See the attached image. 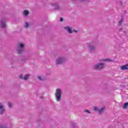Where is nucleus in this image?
Returning a JSON list of instances; mask_svg holds the SVG:
<instances>
[{
  "mask_svg": "<svg viewBox=\"0 0 128 128\" xmlns=\"http://www.w3.org/2000/svg\"><path fill=\"white\" fill-rule=\"evenodd\" d=\"M55 97L56 102H60L62 100V90L57 88L55 92Z\"/></svg>",
  "mask_w": 128,
  "mask_h": 128,
  "instance_id": "f257e3e1",
  "label": "nucleus"
},
{
  "mask_svg": "<svg viewBox=\"0 0 128 128\" xmlns=\"http://www.w3.org/2000/svg\"><path fill=\"white\" fill-rule=\"evenodd\" d=\"M104 64L102 62L97 63L94 66V68L96 70H102L104 68Z\"/></svg>",
  "mask_w": 128,
  "mask_h": 128,
  "instance_id": "f03ea898",
  "label": "nucleus"
},
{
  "mask_svg": "<svg viewBox=\"0 0 128 128\" xmlns=\"http://www.w3.org/2000/svg\"><path fill=\"white\" fill-rule=\"evenodd\" d=\"M24 44L19 43L18 44L17 52L18 54H22L24 52Z\"/></svg>",
  "mask_w": 128,
  "mask_h": 128,
  "instance_id": "7ed1b4c3",
  "label": "nucleus"
},
{
  "mask_svg": "<svg viewBox=\"0 0 128 128\" xmlns=\"http://www.w3.org/2000/svg\"><path fill=\"white\" fill-rule=\"evenodd\" d=\"M7 20H8V18L6 17H3L2 18L0 26L1 28H6V22Z\"/></svg>",
  "mask_w": 128,
  "mask_h": 128,
  "instance_id": "20e7f679",
  "label": "nucleus"
},
{
  "mask_svg": "<svg viewBox=\"0 0 128 128\" xmlns=\"http://www.w3.org/2000/svg\"><path fill=\"white\" fill-rule=\"evenodd\" d=\"M88 48H89L90 52H94L96 51V46L93 44H88Z\"/></svg>",
  "mask_w": 128,
  "mask_h": 128,
  "instance_id": "39448f33",
  "label": "nucleus"
},
{
  "mask_svg": "<svg viewBox=\"0 0 128 128\" xmlns=\"http://www.w3.org/2000/svg\"><path fill=\"white\" fill-rule=\"evenodd\" d=\"M5 112L6 108H4V106L0 102V114L2 115L4 114Z\"/></svg>",
  "mask_w": 128,
  "mask_h": 128,
  "instance_id": "423d86ee",
  "label": "nucleus"
},
{
  "mask_svg": "<svg viewBox=\"0 0 128 128\" xmlns=\"http://www.w3.org/2000/svg\"><path fill=\"white\" fill-rule=\"evenodd\" d=\"M57 64H62L63 62H64V58H59L56 60Z\"/></svg>",
  "mask_w": 128,
  "mask_h": 128,
  "instance_id": "0eeeda50",
  "label": "nucleus"
},
{
  "mask_svg": "<svg viewBox=\"0 0 128 128\" xmlns=\"http://www.w3.org/2000/svg\"><path fill=\"white\" fill-rule=\"evenodd\" d=\"M64 30H66L68 32V34H72V28H70V26H66L64 27Z\"/></svg>",
  "mask_w": 128,
  "mask_h": 128,
  "instance_id": "6e6552de",
  "label": "nucleus"
},
{
  "mask_svg": "<svg viewBox=\"0 0 128 128\" xmlns=\"http://www.w3.org/2000/svg\"><path fill=\"white\" fill-rule=\"evenodd\" d=\"M122 70H128V64H126L125 65H124L122 66L121 67Z\"/></svg>",
  "mask_w": 128,
  "mask_h": 128,
  "instance_id": "1a4fd4ad",
  "label": "nucleus"
},
{
  "mask_svg": "<svg viewBox=\"0 0 128 128\" xmlns=\"http://www.w3.org/2000/svg\"><path fill=\"white\" fill-rule=\"evenodd\" d=\"M53 6H54V9L55 10H58L60 9V6L57 3L54 4Z\"/></svg>",
  "mask_w": 128,
  "mask_h": 128,
  "instance_id": "9d476101",
  "label": "nucleus"
},
{
  "mask_svg": "<svg viewBox=\"0 0 128 128\" xmlns=\"http://www.w3.org/2000/svg\"><path fill=\"white\" fill-rule=\"evenodd\" d=\"M70 128H78V125H76V124L74 123V122L71 123Z\"/></svg>",
  "mask_w": 128,
  "mask_h": 128,
  "instance_id": "9b49d317",
  "label": "nucleus"
},
{
  "mask_svg": "<svg viewBox=\"0 0 128 128\" xmlns=\"http://www.w3.org/2000/svg\"><path fill=\"white\" fill-rule=\"evenodd\" d=\"M28 14H30V12L28 10H24L23 12L24 16H28Z\"/></svg>",
  "mask_w": 128,
  "mask_h": 128,
  "instance_id": "f8f14e48",
  "label": "nucleus"
},
{
  "mask_svg": "<svg viewBox=\"0 0 128 128\" xmlns=\"http://www.w3.org/2000/svg\"><path fill=\"white\" fill-rule=\"evenodd\" d=\"M104 112V108H102L100 110H98V114H102L103 112Z\"/></svg>",
  "mask_w": 128,
  "mask_h": 128,
  "instance_id": "ddd939ff",
  "label": "nucleus"
},
{
  "mask_svg": "<svg viewBox=\"0 0 128 128\" xmlns=\"http://www.w3.org/2000/svg\"><path fill=\"white\" fill-rule=\"evenodd\" d=\"M100 62H112V60L106 58L100 60Z\"/></svg>",
  "mask_w": 128,
  "mask_h": 128,
  "instance_id": "4468645a",
  "label": "nucleus"
},
{
  "mask_svg": "<svg viewBox=\"0 0 128 128\" xmlns=\"http://www.w3.org/2000/svg\"><path fill=\"white\" fill-rule=\"evenodd\" d=\"M28 78H30V75L26 74L24 76V80H28Z\"/></svg>",
  "mask_w": 128,
  "mask_h": 128,
  "instance_id": "2eb2a0df",
  "label": "nucleus"
},
{
  "mask_svg": "<svg viewBox=\"0 0 128 128\" xmlns=\"http://www.w3.org/2000/svg\"><path fill=\"white\" fill-rule=\"evenodd\" d=\"M128 106V102L124 103L123 106V108H126Z\"/></svg>",
  "mask_w": 128,
  "mask_h": 128,
  "instance_id": "dca6fc26",
  "label": "nucleus"
},
{
  "mask_svg": "<svg viewBox=\"0 0 128 128\" xmlns=\"http://www.w3.org/2000/svg\"><path fill=\"white\" fill-rule=\"evenodd\" d=\"M28 22H26L25 24L24 25V28H28Z\"/></svg>",
  "mask_w": 128,
  "mask_h": 128,
  "instance_id": "f3484780",
  "label": "nucleus"
},
{
  "mask_svg": "<svg viewBox=\"0 0 128 128\" xmlns=\"http://www.w3.org/2000/svg\"><path fill=\"white\" fill-rule=\"evenodd\" d=\"M122 22H124V19L122 18L119 22H118V24L119 26H122Z\"/></svg>",
  "mask_w": 128,
  "mask_h": 128,
  "instance_id": "a211bd4d",
  "label": "nucleus"
},
{
  "mask_svg": "<svg viewBox=\"0 0 128 128\" xmlns=\"http://www.w3.org/2000/svg\"><path fill=\"white\" fill-rule=\"evenodd\" d=\"M0 128H8L6 125H0Z\"/></svg>",
  "mask_w": 128,
  "mask_h": 128,
  "instance_id": "6ab92c4d",
  "label": "nucleus"
},
{
  "mask_svg": "<svg viewBox=\"0 0 128 128\" xmlns=\"http://www.w3.org/2000/svg\"><path fill=\"white\" fill-rule=\"evenodd\" d=\"M94 110L98 112V107H94Z\"/></svg>",
  "mask_w": 128,
  "mask_h": 128,
  "instance_id": "aec40b11",
  "label": "nucleus"
},
{
  "mask_svg": "<svg viewBox=\"0 0 128 128\" xmlns=\"http://www.w3.org/2000/svg\"><path fill=\"white\" fill-rule=\"evenodd\" d=\"M12 103L10 102H8V106H9V108H12Z\"/></svg>",
  "mask_w": 128,
  "mask_h": 128,
  "instance_id": "412c9836",
  "label": "nucleus"
},
{
  "mask_svg": "<svg viewBox=\"0 0 128 128\" xmlns=\"http://www.w3.org/2000/svg\"><path fill=\"white\" fill-rule=\"evenodd\" d=\"M21 80H24V76H22V74H21L19 76Z\"/></svg>",
  "mask_w": 128,
  "mask_h": 128,
  "instance_id": "4be33fe9",
  "label": "nucleus"
},
{
  "mask_svg": "<svg viewBox=\"0 0 128 128\" xmlns=\"http://www.w3.org/2000/svg\"><path fill=\"white\" fill-rule=\"evenodd\" d=\"M85 112H88V114H90V112L88 110H84Z\"/></svg>",
  "mask_w": 128,
  "mask_h": 128,
  "instance_id": "5701e85b",
  "label": "nucleus"
},
{
  "mask_svg": "<svg viewBox=\"0 0 128 128\" xmlns=\"http://www.w3.org/2000/svg\"><path fill=\"white\" fill-rule=\"evenodd\" d=\"M38 78L40 80H42V76H38Z\"/></svg>",
  "mask_w": 128,
  "mask_h": 128,
  "instance_id": "b1692460",
  "label": "nucleus"
},
{
  "mask_svg": "<svg viewBox=\"0 0 128 128\" xmlns=\"http://www.w3.org/2000/svg\"><path fill=\"white\" fill-rule=\"evenodd\" d=\"M60 22H64V18H60Z\"/></svg>",
  "mask_w": 128,
  "mask_h": 128,
  "instance_id": "393cba45",
  "label": "nucleus"
},
{
  "mask_svg": "<svg viewBox=\"0 0 128 128\" xmlns=\"http://www.w3.org/2000/svg\"><path fill=\"white\" fill-rule=\"evenodd\" d=\"M122 28H120L119 29V32H122Z\"/></svg>",
  "mask_w": 128,
  "mask_h": 128,
  "instance_id": "a878e982",
  "label": "nucleus"
},
{
  "mask_svg": "<svg viewBox=\"0 0 128 128\" xmlns=\"http://www.w3.org/2000/svg\"><path fill=\"white\" fill-rule=\"evenodd\" d=\"M73 32H78V30H73Z\"/></svg>",
  "mask_w": 128,
  "mask_h": 128,
  "instance_id": "bb28decb",
  "label": "nucleus"
},
{
  "mask_svg": "<svg viewBox=\"0 0 128 128\" xmlns=\"http://www.w3.org/2000/svg\"><path fill=\"white\" fill-rule=\"evenodd\" d=\"M120 3L121 4H122V1L120 2Z\"/></svg>",
  "mask_w": 128,
  "mask_h": 128,
  "instance_id": "cd10ccee",
  "label": "nucleus"
},
{
  "mask_svg": "<svg viewBox=\"0 0 128 128\" xmlns=\"http://www.w3.org/2000/svg\"><path fill=\"white\" fill-rule=\"evenodd\" d=\"M82 0L83 2H85V0Z\"/></svg>",
  "mask_w": 128,
  "mask_h": 128,
  "instance_id": "c85d7f7f",
  "label": "nucleus"
},
{
  "mask_svg": "<svg viewBox=\"0 0 128 128\" xmlns=\"http://www.w3.org/2000/svg\"><path fill=\"white\" fill-rule=\"evenodd\" d=\"M40 98H42V97H40Z\"/></svg>",
  "mask_w": 128,
  "mask_h": 128,
  "instance_id": "c756f323",
  "label": "nucleus"
}]
</instances>
